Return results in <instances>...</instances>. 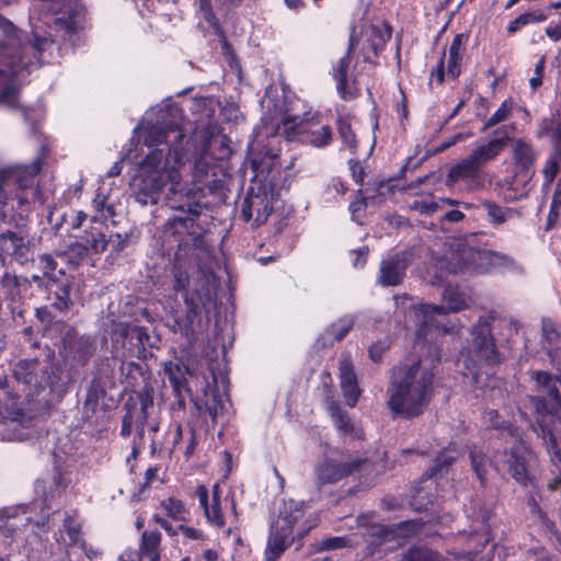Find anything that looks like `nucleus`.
<instances>
[{"label":"nucleus","mask_w":561,"mask_h":561,"mask_svg":"<svg viewBox=\"0 0 561 561\" xmlns=\"http://www.w3.org/2000/svg\"><path fill=\"white\" fill-rule=\"evenodd\" d=\"M483 206L485 207L486 209V213H488V216L489 218L494 222V224H502L505 221V215H504V211L503 209L497 206L496 204H494L493 202H484L483 203Z\"/></svg>","instance_id":"nucleus-49"},{"label":"nucleus","mask_w":561,"mask_h":561,"mask_svg":"<svg viewBox=\"0 0 561 561\" xmlns=\"http://www.w3.org/2000/svg\"><path fill=\"white\" fill-rule=\"evenodd\" d=\"M534 381V396L529 402L539 417L561 421V396L557 388L558 378L542 370L529 373Z\"/></svg>","instance_id":"nucleus-11"},{"label":"nucleus","mask_w":561,"mask_h":561,"mask_svg":"<svg viewBox=\"0 0 561 561\" xmlns=\"http://www.w3.org/2000/svg\"><path fill=\"white\" fill-rule=\"evenodd\" d=\"M14 208V204H10L4 208L0 207V242L12 230L10 211L13 210Z\"/></svg>","instance_id":"nucleus-47"},{"label":"nucleus","mask_w":561,"mask_h":561,"mask_svg":"<svg viewBox=\"0 0 561 561\" xmlns=\"http://www.w3.org/2000/svg\"><path fill=\"white\" fill-rule=\"evenodd\" d=\"M165 232L173 236H179V242L192 244L194 248H205L204 236L202 228L198 227L193 218L174 217L170 218L165 226Z\"/></svg>","instance_id":"nucleus-19"},{"label":"nucleus","mask_w":561,"mask_h":561,"mask_svg":"<svg viewBox=\"0 0 561 561\" xmlns=\"http://www.w3.org/2000/svg\"><path fill=\"white\" fill-rule=\"evenodd\" d=\"M425 523L420 519H409L393 524V528L396 529V538L399 536H413L420 533Z\"/></svg>","instance_id":"nucleus-43"},{"label":"nucleus","mask_w":561,"mask_h":561,"mask_svg":"<svg viewBox=\"0 0 561 561\" xmlns=\"http://www.w3.org/2000/svg\"><path fill=\"white\" fill-rule=\"evenodd\" d=\"M336 430L343 438L360 439L364 435L363 427L355 423H337Z\"/></svg>","instance_id":"nucleus-46"},{"label":"nucleus","mask_w":561,"mask_h":561,"mask_svg":"<svg viewBox=\"0 0 561 561\" xmlns=\"http://www.w3.org/2000/svg\"><path fill=\"white\" fill-rule=\"evenodd\" d=\"M161 535L159 531H145L141 536L140 553L146 556L149 553L159 552V545Z\"/></svg>","instance_id":"nucleus-42"},{"label":"nucleus","mask_w":561,"mask_h":561,"mask_svg":"<svg viewBox=\"0 0 561 561\" xmlns=\"http://www.w3.org/2000/svg\"><path fill=\"white\" fill-rule=\"evenodd\" d=\"M490 316L480 317L478 323L471 330V341L459 353L457 367L465 376H471V383L477 388H484L488 375L481 371L484 365L497 362V352L493 336L491 335Z\"/></svg>","instance_id":"nucleus-8"},{"label":"nucleus","mask_w":561,"mask_h":561,"mask_svg":"<svg viewBox=\"0 0 561 561\" xmlns=\"http://www.w3.org/2000/svg\"><path fill=\"white\" fill-rule=\"evenodd\" d=\"M442 300L443 305H431L419 304L407 295L394 297L397 309L417 327L415 348L423 350L431 340L440 334L458 332L461 325L440 323L438 318L469 308L472 301L471 290L449 285L445 288Z\"/></svg>","instance_id":"nucleus-5"},{"label":"nucleus","mask_w":561,"mask_h":561,"mask_svg":"<svg viewBox=\"0 0 561 561\" xmlns=\"http://www.w3.org/2000/svg\"><path fill=\"white\" fill-rule=\"evenodd\" d=\"M31 423H0V440L22 442L33 437Z\"/></svg>","instance_id":"nucleus-29"},{"label":"nucleus","mask_w":561,"mask_h":561,"mask_svg":"<svg viewBox=\"0 0 561 561\" xmlns=\"http://www.w3.org/2000/svg\"><path fill=\"white\" fill-rule=\"evenodd\" d=\"M115 216V209L113 205L107 204L105 206V211L101 213V215H92V220L98 222H104Z\"/></svg>","instance_id":"nucleus-62"},{"label":"nucleus","mask_w":561,"mask_h":561,"mask_svg":"<svg viewBox=\"0 0 561 561\" xmlns=\"http://www.w3.org/2000/svg\"><path fill=\"white\" fill-rule=\"evenodd\" d=\"M163 373L176 399L171 407L173 411L184 408L182 390H185L191 394L196 409L204 410L213 420L229 416L231 403L227 394L228 377L220 364H217V367L211 364L208 374H201L183 367L180 363L167 362L163 365Z\"/></svg>","instance_id":"nucleus-3"},{"label":"nucleus","mask_w":561,"mask_h":561,"mask_svg":"<svg viewBox=\"0 0 561 561\" xmlns=\"http://www.w3.org/2000/svg\"><path fill=\"white\" fill-rule=\"evenodd\" d=\"M55 253L58 259L72 266H77L88 255H90L88 252V247L79 241L71 242L65 248H59Z\"/></svg>","instance_id":"nucleus-32"},{"label":"nucleus","mask_w":561,"mask_h":561,"mask_svg":"<svg viewBox=\"0 0 561 561\" xmlns=\"http://www.w3.org/2000/svg\"><path fill=\"white\" fill-rule=\"evenodd\" d=\"M546 58L541 56L535 66L534 73L529 79V84L533 90L538 89L542 84V72L545 69Z\"/></svg>","instance_id":"nucleus-51"},{"label":"nucleus","mask_w":561,"mask_h":561,"mask_svg":"<svg viewBox=\"0 0 561 561\" xmlns=\"http://www.w3.org/2000/svg\"><path fill=\"white\" fill-rule=\"evenodd\" d=\"M369 254V249L367 245H363L358 249H355L351 252L352 255V265L355 268H362L366 264L367 257Z\"/></svg>","instance_id":"nucleus-52"},{"label":"nucleus","mask_w":561,"mask_h":561,"mask_svg":"<svg viewBox=\"0 0 561 561\" xmlns=\"http://www.w3.org/2000/svg\"><path fill=\"white\" fill-rule=\"evenodd\" d=\"M448 182H465L469 190H480L486 178L482 169L468 156L456 163L448 172Z\"/></svg>","instance_id":"nucleus-18"},{"label":"nucleus","mask_w":561,"mask_h":561,"mask_svg":"<svg viewBox=\"0 0 561 561\" xmlns=\"http://www.w3.org/2000/svg\"><path fill=\"white\" fill-rule=\"evenodd\" d=\"M38 263H39L41 268L44 271V274L48 277H51L53 272L57 267V263L54 260V257L49 254H44V255L39 256Z\"/></svg>","instance_id":"nucleus-54"},{"label":"nucleus","mask_w":561,"mask_h":561,"mask_svg":"<svg viewBox=\"0 0 561 561\" xmlns=\"http://www.w3.org/2000/svg\"><path fill=\"white\" fill-rule=\"evenodd\" d=\"M536 151L528 142L523 139H515L513 146V158L516 167L520 170H527L535 162Z\"/></svg>","instance_id":"nucleus-31"},{"label":"nucleus","mask_w":561,"mask_h":561,"mask_svg":"<svg viewBox=\"0 0 561 561\" xmlns=\"http://www.w3.org/2000/svg\"><path fill=\"white\" fill-rule=\"evenodd\" d=\"M70 305L69 298V286L67 284H61L56 291V301L53 306L58 310H67Z\"/></svg>","instance_id":"nucleus-48"},{"label":"nucleus","mask_w":561,"mask_h":561,"mask_svg":"<svg viewBox=\"0 0 561 561\" xmlns=\"http://www.w3.org/2000/svg\"><path fill=\"white\" fill-rule=\"evenodd\" d=\"M273 193L251 187L243 202L241 216L245 221L254 220L255 226L264 224L272 213Z\"/></svg>","instance_id":"nucleus-16"},{"label":"nucleus","mask_w":561,"mask_h":561,"mask_svg":"<svg viewBox=\"0 0 561 561\" xmlns=\"http://www.w3.org/2000/svg\"><path fill=\"white\" fill-rule=\"evenodd\" d=\"M205 515L207 519L217 527H224L225 519L221 514L220 505H219V490L218 485L214 486L213 490V505L211 507H206Z\"/></svg>","instance_id":"nucleus-40"},{"label":"nucleus","mask_w":561,"mask_h":561,"mask_svg":"<svg viewBox=\"0 0 561 561\" xmlns=\"http://www.w3.org/2000/svg\"><path fill=\"white\" fill-rule=\"evenodd\" d=\"M466 50V36L457 34L448 49L439 58L436 67L431 72L430 84H440L444 81L445 73L451 79H456L461 72V61Z\"/></svg>","instance_id":"nucleus-14"},{"label":"nucleus","mask_w":561,"mask_h":561,"mask_svg":"<svg viewBox=\"0 0 561 561\" xmlns=\"http://www.w3.org/2000/svg\"><path fill=\"white\" fill-rule=\"evenodd\" d=\"M389 347L388 341L378 342L370 346L369 356L373 360H378L382 353Z\"/></svg>","instance_id":"nucleus-59"},{"label":"nucleus","mask_w":561,"mask_h":561,"mask_svg":"<svg viewBox=\"0 0 561 561\" xmlns=\"http://www.w3.org/2000/svg\"><path fill=\"white\" fill-rule=\"evenodd\" d=\"M359 525L365 529L363 536L369 538V542L373 546H379L396 539V529L393 528V525L386 526L374 523L368 517H362L359 519Z\"/></svg>","instance_id":"nucleus-25"},{"label":"nucleus","mask_w":561,"mask_h":561,"mask_svg":"<svg viewBox=\"0 0 561 561\" xmlns=\"http://www.w3.org/2000/svg\"><path fill=\"white\" fill-rule=\"evenodd\" d=\"M535 510L537 511L540 522L545 529L550 533L551 535L558 537L559 531L557 529V525L553 520H551L545 512L541 511V508L538 505H535Z\"/></svg>","instance_id":"nucleus-53"},{"label":"nucleus","mask_w":561,"mask_h":561,"mask_svg":"<svg viewBox=\"0 0 561 561\" xmlns=\"http://www.w3.org/2000/svg\"><path fill=\"white\" fill-rule=\"evenodd\" d=\"M408 264L407 255L403 253L385 257L379 265L377 284L382 287L401 284L405 277Z\"/></svg>","instance_id":"nucleus-20"},{"label":"nucleus","mask_w":561,"mask_h":561,"mask_svg":"<svg viewBox=\"0 0 561 561\" xmlns=\"http://www.w3.org/2000/svg\"><path fill=\"white\" fill-rule=\"evenodd\" d=\"M81 242L88 247L89 254H101L107 247L105 234L96 229L85 232Z\"/></svg>","instance_id":"nucleus-38"},{"label":"nucleus","mask_w":561,"mask_h":561,"mask_svg":"<svg viewBox=\"0 0 561 561\" xmlns=\"http://www.w3.org/2000/svg\"><path fill=\"white\" fill-rule=\"evenodd\" d=\"M390 36L391 30L383 22L364 25L359 32L356 27L353 28L346 55L333 67L336 89L344 100H351L357 95L356 77L350 70L351 54H357V57L362 55L365 62H371L373 57L385 47Z\"/></svg>","instance_id":"nucleus-6"},{"label":"nucleus","mask_w":561,"mask_h":561,"mask_svg":"<svg viewBox=\"0 0 561 561\" xmlns=\"http://www.w3.org/2000/svg\"><path fill=\"white\" fill-rule=\"evenodd\" d=\"M127 243V238L122 234H114L107 239V245L110 244L115 252L122 251Z\"/></svg>","instance_id":"nucleus-60"},{"label":"nucleus","mask_w":561,"mask_h":561,"mask_svg":"<svg viewBox=\"0 0 561 561\" xmlns=\"http://www.w3.org/2000/svg\"><path fill=\"white\" fill-rule=\"evenodd\" d=\"M161 507L165 511L167 515L175 520H184V504L181 500L173 496L168 497L161 502Z\"/></svg>","instance_id":"nucleus-44"},{"label":"nucleus","mask_w":561,"mask_h":561,"mask_svg":"<svg viewBox=\"0 0 561 561\" xmlns=\"http://www.w3.org/2000/svg\"><path fill=\"white\" fill-rule=\"evenodd\" d=\"M64 527L69 536L71 543H77L81 531V526L75 522L71 516H67L64 520Z\"/></svg>","instance_id":"nucleus-50"},{"label":"nucleus","mask_w":561,"mask_h":561,"mask_svg":"<svg viewBox=\"0 0 561 561\" xmlns=\"http://www.w3.org/2000/svg\"><path fill=\"white\" fill-rule=\"evenodd\" d=\"M469 459L472 471L476 473L482 486L486 483L488 466L491 465L489 457L481 450L473 447L469 451Z\"/></svg>","instance_id":"nucleus-35"},{"label":"nucleus","mask_w":561,"mask_h":561,"mask_svg":"<svg viewBox=\"0 0 561 561\" xmlns=\"http://www.w3.org/2000/svg\"><path fill=\"white\" fill-rule=\"evenodd\" d=\"M39 160L13 169H0V207L4 208L16 201L22 207L34 197V179L41 171Z\"/></svg>","instance_id":"nucleus-10"},{"label":"nucleus","mask_w":561,"mask_h":561,"mask_svg":"<svg viewBox=\"0 0 561 561\" xmlns=\"http://www.w3.org/2000/svg\"><path fill=\"white\" fill-rule=\"evenodd\" d=\"M304 503L289 500L284 502L278 517L272 523L274 529L293 533L294 525L302 517Z\"/></svg>","instance_id":"nucleus-24"},{"label":"nucleus","mask_w":561,"mask_h":561,"mask_svg":"<svg viewBox=\"0 0 561 561\" xmlns=\"http://www.w3.org/2000/svg\"><path fill=\"white\" fill-rule=\"evenodd\" d=\"M515 130L514 125H502L496 128L492 137L481 140L471 151L469 157L482 169V167L494 160L507 146Z\"/></svg>","instance_id":"nucleus-15"},{"label":"nucleus","mask_w":561,"mask_h":561,"mask_svg":"<svg viewBox=\"0 0 561 561\" xmlns=\"http://www.w3.org/2000/svg\"><path fill=\"white\" fill-rule=\"evenodd\" d=\"M401 561H447L439 552L425 546H413L403 552Z\"/></svg>","instance_id":"nucleus-36"},{"label":"nucleus","mask_w":561,"mask_h":561,"mask_svg":"<svg viewBox=\"0 0 561 561\" xmlns=\"http://www.w3.org/2000/svg\"><path fill=\"white\" fill-rule=\"evenodd\" d=\"M558 171H559V167L554 159H550L546 162V165H545L542 172H543V176H545L547 185H549L554 180Z\"/></svg>","instance_id":"nucleus-56"},{"label":"nucleus","mask_w":561,"mask_h":561,"mask_svg":"<svg viewBox=\"0 0 561 561\" xmlns=\"http://www.w3.org/2000/svg\"><path fill=\"white\" fill-rule=\"evenodd\" d=\"M350 539L347 537H330L322 539L311 546V552L336 550L347 547Z\"/></svg>","instance_id":"nucleus-41"},{"label":"nucleus","mask_w":561,"mask_h":561,"mask_svg":"<svg viewBox=\"0 0 561 561\" xmlns=\"http://www.w3.org/2000/svg\"><path fill=\"white\" fill-rule=\"evenodd\" d=\"M277 130L287 140H297L314 148H323L332 140L330 126L321 121L319 114L312 112H305L302 115H284Z\"/></svg>","instance_id":"nucleus-9"},{"label":"nucleus","mask_w":561,"mask_h":561,"mask_svg":"<svg viewBox=\"0 0 561 561\" xmlns=\"http://www.w3.org/2000/svg\"><path fill=\"white\" fill-rule=\"evenodd\" d=\"M423 500H424V496H423L422 490H417L416 494L411 500V507L414 511H419V512L423 511V510H427V505L431 504L432 501L430 499H427L426 502H423Z\"/></svg>","instance_id":"nucleus-58"},{"label":"nucleus","mask_w":561,"mask_h":561,"mask_svg":"<svg viewBox=\"0 0 561 561\" xmlns=\"http://www.w3.org/2000/svg\"><path fill=\"white\" fill-rule=\"evenodd\" d=\"M455 460L456 451L451 450L450 448L444 449L436 457L433 466L423 473V477L426 479H437L444 477L447 474Z\"/></svg>","instance_id":"nucleus-30"},{"label":"nucleus","mask_w":561,"mask_h":561,"mask_svg":"<svg viewBox=\"0 0 561 561\" xmlns=\"http://www.w3.org/2000/svg\"><path fill=\"white\" fill-rule=\"evenodd\" d=\"M215 280L211 274L199 276L194 283L192 293L185 291L184 300L187 306V323L184 324L183 333L190 336L194 332V321L198 316L199 309L206 308L214 302Z\"/></svg>","instance_id":"nucleus-13"},{"label":"nucleus","mask_w":561,"mask_h":561,"mask_svg":"<svg viewBox=\"0 0 561 561\" xmlns=\"http://www.w3.org/2000/svg\"><path fill=\"white\" fill-rule=\"evenodd\" d=\"M550 423H531L530 428L539 435V432L542 435L543 443L547 446V450L550 454L551 461L553 465H561V451L558 448L556 437L552 434V430L549 426Z\"/></svg>","instance_id":"nucleus-33"},{"label":"nucleus","mask_w":561,"mask_h":561,"mask_svg":"<svg viewBox=\"0 0 561 561\" xmlns=\"http://www.w3.org/2000/svg\"><path fill=\"white\" fill-rule=\"evenodd\" d=\"M514 102L512 99L505 100L501 106L485 121L483 130H486L502 122H505L513 110Z\"/></svg>","instance_id":"nucleus-39"},{"label":"nucleus","mask_w":561,"mask_h":561,"mask_svg":"<svg viewBox=\"0 0 561 561\" xmlns=\"http://www.w3.org/2000/svg\"><path fill=\"white\" fill-rule=\"evenodd\" d=\"M440 359L437 348L417 359L407 358L392 371L387 390L393 416L414 419L426 410L433 394L434 365Z\"/></svg>","instance_id":"nucleus-4"},{"label":"nucleus","mask_w":561,"mask_h":561,"mask_svg":"<svg viewBox=\"0 0 561 561\" xmlns=\"http://www.w3.org/2000/svg\"><path fill=\"white\" fill-rule=\"evenodd\" d=\"M339 378L341 390L347 405L354 408L360 396V389L357 383L351 355L347 353H343L339 358Z\"/></svg>","instance_id":"nucleus-21"},{"label":"nucleus","mask_w":561,"mask_h":561,"mask_svg":"<svg viewBox=\"0 0 561 561\" xmlns=\"http://www.w3.org/2000/svg\"><path fill=\"white\" fill-rule=\"evenodd\" d=\"M547 36L553 42L561 39V26L557 24H549L546 28Z\"/></svg>","instance_id":"nucleus-64"},{"label":"nucleus","mask_w":561,"mask_h":561,"mask_svg":"<svg viewBox=\"0 0 561 561\" xmlns=\"http://www.w3.org/2000/svg\"><path fill=\"white\" fill-rule=\"evenodd\" d=\"M337 129L343 145L351 151H355V149L357 148L356 137L351 128V125L346 122L341 121L339 123Z\"/></svg>","instance_id":"nucleus-45"},{"label":"nucleus","mask_w":561,"mask_h":561,"mask_svg":"<svg viewBox=\"0 0 561 561\" xmlns=\"http://www.w3.org/2000/svg\"><path fill=\"white\" fill-rule=\"evenodd\" d=\"M366 205V201L363 197L356 198L350 204L348 209L352 214L353 220L359 222V217L362 216V213L365 210Z\"/></svg>","instance_id":"nucleus-55"},{"label":"nucleus","mask_w":561,"mask_h":561,"mask_svg":"<svg viewBox=\"0 0 561 561\" xmlns=\"http://www.w3.org/2000/svg\"><path fill=\"white\" fill-rule=\"evenodd\" d=\"M527 448L522 439L508 450L503 451V462L506 465L508 473L523 486H527L531 482V477L527 469Z\"/></svg>","instance_id":"nucleus-17"},{"label":"nucleus","mask_w":561,"mask_h":561,"mask_svg":"<svg viewBox=\"0 0 561 561\" xmlns=\"http://www.w3.org/2000/svg\"><path fill=\"white\" fill-rule=\"evenodd\" d=\"M190 283L188 275L185 272L178 271L174 274V285L173 288L175 291L185 290Z\"/></svg>","instance_id":"nucleus-57"},{"label":"nucleus","mask_w":561,"mask_h":561,"mask_svg":"<svg viewBox=\"0 0 561 561\" xmlns=\"http://www.w3.org/2000/svg\"><path fill=\"white\" fill-rule=\"evenodd\" d=\"M523 16L526 19L525 22L527 23V25L530 23H539L547 20V14H545L541 11L527 12L524 13Z\"/></svg>","instance_id":"nucleus-61"},{"label":"nucleus","mask_w":561,"mask_h":561,"mask_svg":"<svg viewBox=\"0 0 561 561\" xmlns=\"http://www.w3.org/2000/svg\"><path fill=\"white\" fill-rule=\"evenodd\" d=\"M490 260V253L474 249L467 240L448 238L444 243H436L432 248L425 278L436 284L443 282L448 274L484 272V263Z\"/></svg>","instance_id":"nucleus-7"},{"label":"nucleus","mask_w":561,"mask_h":561,"mask_svg":"<svg viewBox=\"0 0 561 561\" xmlns=\"http://www.w3.org/2000/svg\"><path fill=\"white\" fill-rule=\"evenodd\" d=\"M327 403H328V409L331 412V417L334 419L335 421H343L344 415L342 413V409H341L340 404L337 402H335L334 400H330Z\"/></svg>","instance_id":"nucleus-63"},{"label":"nucleus","mask_w":561,"mask_h":561,"mask_svg":"<svg viewBox=\"0 0 561 561\" xmlns=\"http://www.w3.org/2000/svg\"><path fill=\"white\" fill-rule=\"evenodd\" d=\"M47 480L51 484H54V490L47 491L45 479H38L35 482V492L36 494L41 495L45 504L50 499L59 496L61 492L65 491L68 484L70 483V479L66 478L65 474L58 468H55L53 474L48 477Z\"/></svg>","instance_id":"nucleus-26"},{"label":"nucleus","mask_w":561,"mask_h":561,"mask_svg":"<svg viewBox=\"0 0 561 561\" xmlns=\"http://www.w3.org/2000/svg\"><path fill=\"white\" fill-rule=\"evenodd\" d=\"M293 541L294 537H291V535H289L287 531L274 529L273 526H271V534L265 551L266 559L268 561L276 560L291 545Z\"/></svg>","instance_id":"nucleus-27"},{"label":"nucleus","mask_w":561,"mask_h":561,"mask_svg":"<svg viewBox=\"0 0 561 561\" xmlns=\"http://www.w3.org/2000/svg\"><path fill=\"white\" fill-rule=\"evenodd\" d=\"M354 322L355 320L353 316H344L340 318L324 331L323 339L328 343L342 340L353 328Z\"/></svg>","instance_id":"nucleus-34"},{"label":"nucleus","mask_w":561,"mask_h":561,"mask_svg":"<svg viewBox=\"0 0 561 561\" xmlns=\"http://www.w3.org/2000/svg\"><path fill=\"white\" fill-rule=\"evenodd\" d=\"M26 279L19 278L16 275L3 271L1 278V291L4 297L11 301L12 305L21 299L22 293L26 289Z\"/></svg>","instance_id":"nucleus-28"},{"label":"nucleus","mask_w":561,"mask_h":561,"mask_svg":"<svg viewBox=\"0 0 561 561\" xmlns=\"http://www.w3.org/2000/svg\"><path fill=\"white\" fill-rule=\"evenodd\" d=\"M542 337L545 347L551 354L561 347V334L553 321L550 319L542 320Z\"/></svg>","instance_id":"nucleus-37"},{"label":"nucleus","mask_w":561,"mask_h":561,"mask_svg":"<svg viewBox=\"0 0 561 561\" xmlns=\"http://www.w3.org/2000/svg\"><path fill=\"white\" fill-rule=\"evenodd\" d=\"M216 101L203 98L193 102L192 110L199 113L195 140L201 144L193 154L192 178L194 186L182 184V169L187 158L188 139L182 128V112L175 105H159L150 108L135 128L139 139L148 147V152L136 164L129 181L131 195L142 206L154 205L168 187L164 199L170 208L186 210L193 216L201 213L202 205L195 198L203 192L201 184L214 192L220 186L217 178L219 165L210 153L213 144L219 141L224 150L225 138L220 137L219 126L211 119Z\"/></svg>","instance_id":"nucleus-1"},{"label":"nucleus","mask_w":561,"mask_h":561,"mask_svg":"<svg viewBox=\"0 0 561 561\" xmlns=\"http://www.w3.org/2000/svg\"><path fill=\"white\" fill-rule=\"evenodd\" d=\"M0 250L23 264L31 260L33 251L26 233L19 229L11 230L0 242Z\"/></svg>","instance_id":"nucleus-22"},{"label":"nucleus","mask_w":561,"mask_h":561,"mask_svg":"<svg viewBox=\"0 0 561 561\" xmlns=\"http://www.w3.org/2000/svg\"><path fill=\"white\" fill-rule=\"evenodd\" d=\"M45 13L46 25L50 27L54 23L55 27H60L67 33L76 30L82 15V5L78 0H34L31 23L33 27L34 42L32 44L22 45L20 36L13 24L0 15V28L8 35L5 46H0V105L8 108H14L19 104L18 80L22 76V71L31 64L24 61L22 57L13 55L16 44L24 53L26 50H44L53 43V34L48 33L39 35V26L35 24V14Z\"/></svg>","instance_id":"nucleus-2"},{"label":"nucleus","mask_w":561,"mask_h":561,"mask_svg":"<svg viewBox=\"0 0 561 561\" xmlns=\"http://www.w3.org/2000/svg\"><path fill=\"white\" fill-rule=\"evenodd\" d=\"M371 466L373 462L365 457L356 456L347 461H336L325 457L314 466L316 486L321 490L325 484H334L355 472L367 471Z\"/></svg>","instance_id":"nucleus-12"},{"label":"nucleus","mask_w":561,"mask_h":561,"mask_svg":"<svg viewBox=\"0 0 561 561\" xmlns=\"http://www.w3.org/2000/svg\"><path fill=\"white\" fill-rule=\"evenodd\" d=\"M491 516L492 513L489 508L480 507L477 512H474V516L472 517L469 529L462 530L470 538L479 537V541L476 546V553L483 550L492 539L490 525Z\"/></svg>","instance_id":"nucleus-23"}]
</instances>
